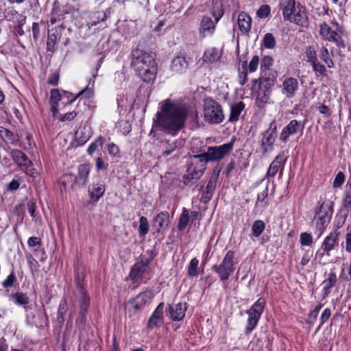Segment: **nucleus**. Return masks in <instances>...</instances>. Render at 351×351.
I'll return each mask as SVG.
<instances>
[{
	"mask_svg": "<svg viewBox=\"0 0 351 351\" xmlns=\"http://www.w3.org/2000/svg\"><path fill=\"white\" fill-rule=\"evenodd\" d=\"M302 129L303 126L300 122L297 120H292L282 129L280 134V139L283 142H286L289 135L295 134Z\"/></svg>",
	"mask_w": 351,
	"mask_h": 351,
	"instance_id": "25",
	"label": "nucleus"
},
{
	"mask_svg": "<svg viewBox=\"0 0 351 351\" xmlns=\"http://www.w3.org/2000/svg\"><path fill=\"white\" fill-rule=\"evenodd\" d=\"M322 307V304L319 303V304H317L315 306V308H313V310L309 313V314L308 315V319L311 323L315 322V321L317 319L318 314H319Z\"/></svg>",
	"mask_w": 351,
	"mask_h": 351,
	"instance_id": "50",
	"label": "nucleus"
},
{
	"mask_svg": "<svg viewBox=\"0 0 351 351\" xmlns=\"http://www.w3.org/2000/svg\"><path fill=\"white\" fill-rule=\"evenodd\" d=\"M319 57L327 64L328 67L332 68L334 66L333 61L330 58L328 50L326 47H322L320 49Z\"/></svg>",
	"mask_w": 351,
	"mask_h": 351,
	"instance_id": "41",
	"label": "nucleus"
},
{
	"mask_svg": "<svg viewBox=\"0 0 351 351\" xmlns=\"http://www.w3.org/2000/svg\"><path fill=\"white\" fill-rule=\"evenodd\" d=\"M345 179L344 173L342 171L338 172L332 183L333 187L336 189L340 188L344 183Z\"/></svg>",
	"mask_w": 351,
	"mask_h": 351,
	"instance_id": "48",
	"label": "nucleus"
},
{
	"mask_svg": "<svg viewBox=\"0 0 351 351\" xmlns=\"http://www.w3.org/2000/svg\"><path fill=\"white\" fill-rule=\"evenodd\" d=\"M234 255L235 253L232 250L228 251L221 263L213 266V271L217 274L220 280H228L234 273L237 264V262L234 261Z\"/></svg>",
	"mask_w": 351,
	"mask_h": 351,
	"instance_id": "7",
	"label": "nucleus"
},
{
	"mask_svg": "<svg viewBox=\"0 0 351 351\" xmlns=\"http://www.w3.org/2000/svg\"><path fill=\"white\" fill-rule=\"evenodd\" d=\"M271 9L268 5H262L256 12L260 18H266L270 14Z\"/></svg>",
	"mask_w": 351,
	"mask_h": 351,
	"instance_id": "51",
	"label": "nucleus"
},
{
	"mask_svg": "<svg viewBox=\"0 0 351 351\" xmlns=\"http://www.w3.org/2000/svg\"><path fill=\"white\" fill-rule=\"evenodd\" d=\"M246 66V62H244L243 64V71H241L239 75V82L241 85H244L247 81Z\"/></svg>",
	"mask_w": 351,
	"mask_h": 351,
	"instance_id": "58",
	"label": "nucleus"
},
{
	"mask_svg": "<svg viewBox=\"0 0 351 351\" xmlns=\"http://www.w3.org/2000/svg\"><path fill=\"white\" fill-rule=\"evenodd\" d=\"M152 298L153 295L150 291H145L136 295L130 303L134 309L141 311L151 302Z\"/></svg>",
	"mask_w": 351,
	"mask_h": 351,
	"instance_id": "17",
	"label": "nucleus"
},
{
	"mask_svg": "<svg viewBox=\"0 0 351 351\" xmlns=\"http://www.w3.org/2000/svg\"><path fill=\"white\" fill-rule=\"evenodd\" d=\"M299 84L296 78L289 77L285 79L282 84V93L287 98L294 97L298 90Z\"/></svg>",
	"mask_w": 351,
	"mask_h": 351,
	"instance_id": "16",
	"label": "nucleus"
},
{
	"mask_svg": "<svg viewBox=\"0 0 351 351\" xmlns=\"http://www.w3.org/2000/svg\"><path fill=\"white\" fill-rule=\"evenodd\" d=\"M77 115V113L74 111L69 112L66 113L64 116H61L60 118V121H70L73 120Z\"/></svg>",
	"mask_w": 351,
	"mask_h": 351,
	"instance_id": "60",
	"label": "nucleus"
},
{
	"mask_svg": "<svg viewBox=\"0 0 351 351\" xmlns=\"http://www.w3.org/2000/svg\"><path fill=\"white\" fill-rule=\"evenodd\" d=\"M139 223V235L142 237H145V236L148 233L149 231V226L148 223V220L145 217L142 216L140 217Z\"/></svg>",
	"mask_w": 351,
	"mask_h": 351,
	"instance_id": "42",
	"label": "nucleus"
},
{
	"mask_svg": "<svg viewBox=\"0 0 351 351\" xmlns=\"http://www.w3.org/2000/svg\"><path fill=\"white\" fill-rule=\"evenodd\" d=\"M181 146L180 142H172L169 143V142L165 143L162 144V156H167L173 153V151L176 150L178 147Z\"/></svg>",
	"mask_w": 351,
	"mask_h": 351,
	"instance_id": "40",
	"label": "nucleus"
},
{
	"mask_svg": "<svg viewBox=\"0 0 351 351\" xmlns=\"http://www.w3.org/2000/svg\"><path fill=\"white\" fill-rule=\"evenodd\" d=\"M277 137L276 124L273 121L269 128L261 134V151L263 156H266L273 150L274 145Z\"/></svg>",
	"mask_w": 351,
	"mask_h": 351,
	"instance_id": "11",
	"label": "nucleus"
},
{
	"mask_svg": "<svg viewBox=\"0 0 351 351\" xmlns=\"http://www.w3.org/2000/svg\"><path fill=\"white\" fill-rule=\"evenodd\" d=\"M213 16L215 17V23L213 22L211 18L208 16H204L202 19L199 27V36L202 38L213 35L215 30V25L221 18V14H219L218 16L215 14Z\"/></svg>",
	"mask_w": 351,
	"mask_h": 351,
	"instance_id": "15",
	"label": "nucleus"
},
{
	"mask_svg": "<svg viewBox=\"0 0 351 351\" xmlns=\"http://www.w3.org/2000/svg\"><path fill=\"white\" fill-rule=\"evenodd\" d=\"M106 189L102 182L93 183L88 186V194L93 202H97L104 195Z\"/></svg>",
	"mask_w": 351,
	"mask_h": 351,
	"instance_id": "26",
	"label": "nucleus"
},
{
	"mask_svg": "<svg viewBox=\"0 0 351 351\" xmlns=\"http://www.w3.org/2000/svg\"><path fill=\"white\" fill-rule=\"evenodd\" d=\"M58 80L59 75L56 73H53L49 75L47 82L51 85L56 86L58 84Z\"/></svg>",
	"mask_w": 351,
	"mask_h": 351,
	"instance_id": "61",
	"label": "nucleus"
},
{
	"mask_svg": "<svg viewBox=\"0 0 351 351\" xmlns=\"http://www.w3.org/2000/svg\"><path fill=\"white\" fill-rule=\"evenodd\" d=\"M205 119L212 123H220L224 116L221 106L211 98H206L204 103Z\"/></svg>",
	"mask_w": 351,
	"mask_h": 351,
	"instance_id": "9",
	"label": "nucleus"
},
{
	"mask_svg": "<svg viewBox=\"0 0 351 351\" xmlns=\"http://www.w3.org/2000/svg\"><path fill=\"white\" fill-rule=\"evenodd\" d=\"M278 74L276 71H265L263 75L258 79L256 85L265 89H270L274 85L277 78Z\"/></svg>",
	"mask_w": 351,
	"mask_h": 351,
	"instance_id": "24",
	"label": "nucleus"
},
{
	"mask_svg": "<svg viewBox=\"0 0 351 351\" xmlns=\"http://www.w3.org/2000/svg\"><path fill=\"white\" fill-rule=\"evenodd\" d=\"M20 182L17 180H12L8 184L7 189L8 191H14L19 188Z\"/></svg>",
	"mask_w": 351,
	"mask_h": 351,
	"instance_id": "62",
	"label": "nucleus"
},
{
	"mask_svg": "<svg viewBox=\"0 0 351 351\" xmlns=\"http://www.w3.org/2000/svg\"><path fill=\"white\" fill-rule=\"evenodd\" d=\"M339 234L338 230H335L325 237L319 250L316 254L317 258L324 256V254L328 256H330V252L339 247Z\"/></svg>",
	"mask_w": 351,
	"mask_h": 351,
	"instance_id": "13",
	"label": "nucleus"
},
{
	"mask_svg": "<svg viewBox=\"0 0 351 351\" xmlns=\"http://www.w3.org/2000/svg\"><path fill=\"white\" fill-rule=\"evenodd\" d=\"M265 228V224L262 220H256L252 227L253 236L258 237L263 233Z\"/></svg>",
	"mask_w": 351,
	"mask_h": 351,
	"instance_id": "39",
	"label": "nucleus"
},
{
	"mask_svg": "<svg viewBox=\"0 0 351 351\" xmlns=\"http://www.w3.org/2000/svg\"><path fill=\"white\" fill-rule=\"evenodd\" d=\"M307 61L311 64L317 61L316 51L312 47H308L305 51Z\"/></svg>",
	"mask_w": 351,
	"mask_h": 351,
	"instance_id": "49",
	"label": "nucleus"
},
{
	"mask_svg": "<svg viewBox=\"0 0 351 351\" xmlns=\"http://www.w3.org/2000/svg\"><path fill=\"white\" fill-rule=\"evenodd\" d=\"M237 23L240 31L243 34H246L251 29L252 19L247 14L241 12L238 16Z\"/></svg>",
	"mask_w": 351,
	"mask_h": 351,
	"instance_id": "30",
	"label": "nucleus"
},
{
	"mask_svg": "<svg viewBox=\"0 0 351 351\" xmlns=\"http://www.w3.org/2000/svg\"><path fill=\"white\" fill-rule=\"evenodd\" d=\"M319 209L314 218L315 221V233L319 237L326 230L330 221L332 210V202L330 200L321 199L319 202Z\"/></svg>",
	"mask_w": 351,
	"mask_h": 351,
	"instance_id": "5",
	"label": "nucleus"
},
{
	"mask_svg": "<svg viewBox=\"0 0 351 351\" xmlns=\"http://www.w3.org/2000/svg\"><path fill=\"white\" fill-rule=\"evenodd\" d=\"M90 168L89 165L82 164L78 167L77 175L75 177L73 185L84 186L88 181Z\"/></svg>",
	"mask_w": 351,
	"mask_h": 351,
	"instance_id": "23",
	"label": "nucleus"
},
{
	"mask_svg": "<svg viewBox=\"0 0 351 351\" xmlns=\"http://www.w3.org/2000/svg\"><path fill=\"white\" fill-rule=\"evenodd\" d=\"M68 311V304L65 299L62 300L58 310V319L61 322H63L64 319V316Z\"/></svg>",
	"mask_w": 351,
	"mask_h": 351,
	"instance_id": "46",
	"label": "nucleus"
},
{
	"mask_svg": "<svg viewBox=\"0 0 351 351\" xmlns=\"http://www.w3.org/2000/svg\"><path fill=\"white\" fill-rule=\"evenodd\" d=\"M60 27L61 26H59L58 28L49 29L47 41V50L48 51L54 52L56 50V45L62 35Z\"/></svg>",
	"mask_w": 351,
	"mask_h": 351,
	"instance_id": "18",
	"label": "nucleus"
},
{
	"mask_svg": "<svg viewBox=\"0 0 351 351\" xmlns=\"http://www.w3.org/2000/svg\"><path fill=\"white\" fill-rule=\"evenodd\" d=\"M285 160L286 158L285 157L284 152H281L277 155L275 159L270 164L267 176L268 177L274 178L280 169L281 171L282 170Z\"/></svg>",
	"mask_w": 351,
	"mask_h": 351,
	"instance_id": "22",
	"label": "nucleus"
},
{
	"mask_svg": "<svg viewBox=\"0 0 351 351\" xmlns=\"http://www.w3.org/2000/svg\"><path fill=\"white\" fill-rule=\"evenodd\" d=\"M280 9L285 20L300 26H307L308 16L305 8L300 3L296 4L295 0H282Z\"/></svg>",
	"mask_w": 351,
	"mask_h": 351,
	"instance_id": "3",
	"label": "nucleus"
},
{
	"mask_svg": "<svg viewBox=\"0 0 351 351\" xmlns=\"http://www.w3.org/2000/svg\"><path fill=\"white\" fill-rule=\"evenodd\" d=\"M189 66V63L185 57L176 56L171 61V71L176 73H182L185 72Z\"/></svg>",
	"mask_w": 351,
	"mask_h": 351,
	"instance_id": "29",
	"label": "nucleus"
},
{
	"mask_svg": "<svg viewBox=\"0 0 351 351\" xmlns=\"http://www.w3.org/2000/svg\"><path fill=\"white\" fill-rule=\"evenodd\" d=\"M169 223V215L167 212H160L154 219V226L157 232H165L167 230Z\"/></svg>",
	"mask_w": 351,
	"mask_h": 351,
	"instance_id": "28",
	"label": "nucleus"
},
{
	"mask_svg": "<svg viewBox=\"0 0 351 351\" xmlns=\"http://www.w3.org/2000/svg\"><path fill=\"white\" fill-rule=\"evenodd\" d=\"M300 242L302 245L311 246L313 244V237L308 233L302 232L300 235Z\"/></svg>",
	"mask_w": 351,
	"mask_h": 351,
	"instance_id": "47",
	"label": "nucleus"
},
{
	"mask_svg": "<svg viewBox=\"0 0 351 351\" xmlns=\"http://www.w3.org/2000/svg\"><path fill=\"white\" fill-rule=\"evenodd\" d=\"M313 70L319 75H325L326 72V67L320 64L318 60L312 64Z\"/></svg>",
	"mask_w": 351,
	"mask_h": 351,
	"instance_id": "57",
	"label": "nucleus"
},
{
	"mask_svg": "<svg viewBox=\"0 0 351 351\" xmlns=\"http://www.w3.org/2000/svg\"><path fill=\"white\" fill-rule=\"evenodd\" d=\"M199 265V261L197 258H193L191 260L188 266V274L191 277L197 276V267Z\"/></svg>",
	"mask_w": 351,
	"mask_h": 351,
	"instance_id": "45",
	"label": "nucleus"
},
{
	"mask_svg": "<svg viewBox=\"0 0 351 351\" xmlns=\"http://www.w3.org/2000/svg\"><path fill=\"white\" fill-rule=\"evenodd\" d=\"M337 282V276L335 273H330L327 278L322 282V297L325 298L330 292V289Z\"/></svg>",
	"mask_w": 351,
	"mask_h": 351,
	"instance_id": "33",
	"label": "nucleus"
},
{
	"mask_svg": "<svg viewBox=\"0 0 351 351\" xmlns=\"http://www.w3.org/2000/svg\"><path fill=\"white\" fill-rule=\"evenodd\" d=\"M234 141L219 146L208 147L206 152L199 155H194L193 159L208 162L219 160L228 156L233 149Z\"/></svg>",
	"mask_w": 351,
	"mask_h": 351,
	"instance_id": "6",
	"label": "nucleus"
},
{
	"mask_svg": "<svg viewBox=\"0 0 351 351\" xmlns=\"http://www.w3.org/2000/svg\"><path fill=\"white\" fill-rule=\"evenodd\" d=\"M341 204L346 210L351 211V179L348 180L345 186Z\"/></svg>",
	"mask_w": 351,
	"mask_h": 351,
	"instance_id": "32",
	"label": "nucleus"
},
{
	"mask_svg": "<svg viewBox=\"0 0 351 351\" xmlns=\"http://www.w3.org/2000/svg\"><path fill=\"white\" fill-rule=\"evenodd\" d=\"M190 215L187 209L183 208L182 212L179 217L178 229L180 231L184 230L189 223Z\"/></svg>",
	"mask_w": 351,
	"mask_h": 351,
	"instance_id": "37",
	"label": "nucleus"
},
{
	"mask_svg": "<svg viewBox=\"0 0 351 351\" xmlns=\"http://www.w3.org/2000/svg\"><path fill=\"white\" fill-rule=\"evenodd\" d=\"M186 309V303L179 302L169 305V311L171 319L173 321L182 320L185 316Z\"/></svg>",
	"mask_w": 351,
	"mask_h": 351,
	"instance_id": "21",
	"label": "nucleus"
},
{
	"mask_svg": "<svg viewBox=\"0 0 351 351\" xmlns=\"http://www.w3.org/2000/svg\"><path fill=\"white\" fill-rule=\"evenodd\" d=\"M258 82V79H254L253 80L252 90L254 95L256 97L255 104L259 108H263L267 104L270 103V91L269 89H265L258 86V90H256V86Z\"/></svg>",
	"mask_w": 351,
	"mask_h": 351,
	"instance_id": "14",
	"label": "nucleus"
},
{
	"mask_svg": "<svg viewBox=\"0 0 351 351\" xmlns=\"http://www.w3.org/2000/svg\"><path fill=\"white\" fill-rule=\"evenodd\" d=\"M12 299L16 305L25 306L29 303V298L23 292H16L12 295Z\"/></svg>",
	"mask_w": 351,
	"mask_h": 351,
	"instance_id": "38",
	"label": "nucleus"
},
{
	"mask_svg": "<svg viewBox=\"0 0 351 351\" xmlns=\"http://www.w3.org/2000/svg\"><path fill=\"white\" fill-rule=\"evenodd\" d=\"M244 108L245 104L242 101L237 102L231 105L229 121L234 122L237 121Z\"/></svg>",
	"mask_w": 351,
	"mask_h": 351,
	"instance_id": "34",
	"label": "nucleus"
},
{
	"mask_svg": "<svg viewBox=\"0 0 351 351\" xmlns=\"http://www.w3.org/2000/svg\"><path fill=\"white\" fill-rule=\"evenodd\" d=\"M331 315V311L330 308H326L322 312L321 317H320V322L321 324H324L326 321L328 320Z\"/></svg>",
	"mask_w": 351,
	"mask_h": 351,
	"instance_id": "59",
	"label": "nucleus"
},
{
	"mask_svg": "<svg viewBox=\"0 0 351 351\" xmlns=\"http://www.w3.org/2000/svg\"><path fill=\"white\" fill-rule=\"evenodd\" d=\"M188 167L186 173L183 177L184 183L186 185H192L199 179L206 169V163L204 161L194 160Z\"/></svg>",
	"mask_w": 351,
	"mask_h": 351,
	"instance_id": "12",
	"label": "nucleus"
},
{
	"mask_svg": "<svg viewBox=\"0 0 351 351\" xmlns=\"http://www.w3.org/2000/svg\"><path fill=\"white\" fill-rule=\"evenodd\" d=\"M265 306V300L263 298H260L251 308L246 311L248 315L245 326V333L247 335L251 333L256 327L261 316L264 311Z\"/></svg>",
	"mask_w": 351,
	"mask_h": 351,
	"instance_id": "8",
	"label": "nucleus"
},
{
	"mask_svg": "<svg viewBox=\"0 0 351 351\" xmlns=\"http://www.w3.org/2000/svg\"><path fill=\"white\" fill-rule=\"evenodd\" d=\"M219 58L220 54L218 50L215 48L207 50L203 56L204 62L207 63L216 62Z\"/></svg>",
	"mask_w": 351,
	"mask_h": 351,
	"instance_id": "36",
	"label": "nucleus"
},
{
	"mask_svg": "<svg viewBox=\"0 0 351 351\" xmlns=\"http://www.w3.org/2000/svg\"><path fill=\"white\" fill-rule=\"evenodd\" d=\"M319 33L324 39L333 42L339 46L340 45V36L335 31L332 30L330 27L326 23L320 24Z\"/></svg>",
	"mask_w": 351,
	"mask_h": 351,
	"instance_id": "19",
	"label": "nucleus"
},
{
	"mask_svg": "<svg viewBox=\"0 0 351 351\" xmlns=\"http://www.w3.org/2000/svg\"><path fill=\"white\" fill-rule=\"evenodd\" d=\"M61 99V94L57 89H52L51 90L50 104H58Z\"/></svg>",
	"mask_w": 351,
	"mask_h": 351,
	"instance_id": "54",
	"label": "nucleus"
},
{
	"mask_svg": "<svg viewBox=\"0 0 351 351\" xmlns=\"http://www.w3.org/2000/svg\"><path fill=\"white\" fill-rule=\"evenodd\" d=\"M273 62L274 60L271 57L264 56L261 64V70L264 69L266 71H271L269 69L272 66Z\"/></svg>",
	"mask_w": 351,
	"mask_h": 351,
	"instance_id": "52",
	"label": "nucleus"
},
{
	"mask_svg": "<svg viewBox=\"0 0 351 351\" xmlns=\"http://www.w3.org/2000/svg\"><path fill=\"white\" fill-rule=\"evenodd\" d=\"M163 311L164 304L160 303L155 309L147 324L149 329H153L154 327L160 326L163 324Z\"/></svg>",
	"mask_w": 351,
	"mask_h": 351,
	"instance_id": "20",
	"label": "nucleus"
},
{
	"mask_svg": "<svg viewBox=\"0 0 351 351\" xmlns=\"http://www.w3.org/2000/svg\"><path fill=\"white\" fill-rule=\"evenodd\" d=\"M218 179V174L213 173L205 189V190L203 191L201 200L204 203H207L210 201V199L213 197V191L216 187L217 182Z\"/></svg>",
	"mask_w": 351,
	"mask_h": 351,
	"instance_id": "27",
	"label": "nucleus"
},
{
	"mask_svg": "<svg viewBox=\"0 0 351 351\" xmlns=\"http://www.w3.org/2000/svg\"><path fill=\"white\" fill-rule=\"evenodd\" d=\"M16 280V276L15 274L12 272L11 273L7 278L6 279L2 282V285L3 286V287L5 288H8V287H11L13 286L14 282Z\"/></svg>",
	"mask_w": 351,
	"mask_h": 351,
	"instance_id": "55",
	"label": "nucleus"
},
{
	"mask_svg": "<svg viewBox=\"0 0 351 351\" xmlns=\"http://www.w3.org/2000/svg\"><path fill=\"white\" fill-rule=\"evenodd\" d=\"M107 149H108V154L111 156H113V157L119 156V153H120L119 147L114 143L108 144Z\"/></svg>",
	"mask_w": 351,
	"mask_h": 351,
	"instance_id": "53",
	"label": "nucleus"
},
{
	"mask_svg": "<svg viewBox=\"0 0 351 351\" xmlns=\"http://www.w3.org/2000/svg\"><path fill=\"white\" fill-rule=\"evenodd\" d=\"M75 298L79 306V317L76 319V324L84 325L86 322V315L90 306V296L84 289V284L79 275L75 278Z\"/></svg>",
	"mask_w": 351,
	"mask_h": 351,
	"instance_id": "4",
	"label": "nucleus"
},
{
	"mask_svg": "<svg viewBox=\"0 0 351 351\" xmlns=\"http://www.w3.org/2000/svg\"><path fill=\"white\" fill-rule=\"evenodd\" d=\"M160 111L156 114V126L166 133L176 135L184 126L188 114L184 104L166 99L160 103Z\"/></svg>",
	"mask_w": 351,
	"mask_h": 351,
	"instance_id": "1",
	"label": "nucleus"
},
{
	"mask_svg": "<svg viewBox=\"0 0 351 351\" xmlns=\"http://www.w3.org/2000/svg\"><path fill=\"white\" fill-rule=\"evenodd\" d=\"M132 66L144 82H150L156 77V67L153 57L141 49L132 51Z\"/></svg>",
	"mask_w": 351,
	"mask_h": 351,
	"instance_id": "2",
	"label": "nucleus"
},
{
	"mask_svg": "<svg viewBox=\"0 0 351 351\" xmlns=\"http://www.w3.org/2000/svg\"><path fill=\"white\" fill-rule=\"evenodd\" d=\"M10 154L13 161L20 167L21 171L31 177H36L38 174L36 169L33 167L32 162L22 151L14 149L10 152Z\"/></svg>",
	"mask_w": 351,
	"mask_h": 351,
	"instance_id": "10",
	"label": "nucleus"
},
{
	"mask_svg": "<svg viewBox=\"0 0 351 351\" xmlns=\"http://www.w3.org/2000/svg\"><path fill=\"white\" fill-rule=\"evenodd\" d=\"M96 167L97 170L106 169L108 167V164L105 163L104 161L101 159V158L98 157L96 159Z\"/></svg>",
	"mask_w": 351,
	"mask_h": 351,
	"instance_id": "63",
	"label": "nucleus"
},
{
	"mask_svg": "<svg viewBox=\"0 0 351 351\" xmlns=\"http://www.w3.org/2000/svg\"><path fill=\"white\" fill-rule=\"evenodd\" d=\"M276 42L274 35L271 33H267L263 38V45L267 49H274Z\"/></svg>",
	"mask_w": 351,
	"mask_h": 351,
	"instance_id": "43",
	"label": "nucleus"
},
{
	"mask_svg": "<svg viewBox=\"0 0 351 351\" xmlns=\"http://www.w3.org/2000/svg\"><path fill=\"white\" fill-rule=\"evenodd\" d=\"M259 64V58L258 56H254L252 60H250L248 66V69L250 72H254L256 71L258 66Z\"/></svg>",
	"mask_w": 351,
	"mask_h": 351,
	"instance_id": "56",
	"label": "nucleus"
},
{
	"mask_svg": "<svg viewBox=\"0 0 351 351\" xmlns=\"http://www.w3.org/2000/svg\"><path fill=\"white\" fill-rule=\"evenodd\" d=\"M0 137L2 140L9 144L17 145L19 142V138L17 134H15L10 130L4 128L0 125Z\"/></svg>",
	"mask_w": 351,
	"mask_h": 351,
	"instance_id": "31",
	"label": "nucleus"
},
{
	"mask_svg": "<svg viewBox=\"0 0 351 351\" xmlns=\"http://www.w3.org/2000/svg\"><path fill=\"white\" fill-rule=\"evenodd\" d=\"M147 265L143 261L136 263L131 269L130 276L132 278H139L146 270Z\"/></svg>",
	"mask_w": 351,
	"mask_h": 351,
	"instance_id": "35",
	"label": "nucleus"
},
{
	"mask_svg": "<svg viewBox=\"0 0 351 351\" xmlns=\"http://www.w3.org/2000/svg\"><path fill=\"white\" fill-rule=\"evenodd\" d=\"M346 250L348 252H351V230L346 234Z\"/></svg>",
	"mask_w": 351,
	"mask_h": 351,
	"instance_id": "64",
	"label": "nucleus"
},
{
	"mask_svg": "<svg viewBox=\"0 0 351 351\" xmlns=\"http://www.w3.org/2000/svg\"><path fill=\"white\" fill-rule=\"evenodd\" d=\"M104 142L103 137L99 136L94 142H93L88 147L87 152L88 154L92 155L96 150L102 147V145Z\"/></svg>",
	"mask_w": 351,
	"mask_h": 351,
	"instance_id": "44",
	"label": "nucleus"
}]
</instances>
